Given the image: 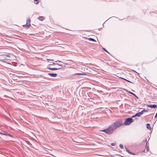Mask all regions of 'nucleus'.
<instances>
[{
	"label": "nucleus",
	"mask_w": 157,
	"mask_h": 157,
	"mask_svg": "<svg viewBox=\"0 0 157 157\" xmlns=\"http://www.w3.org/2000/svg\"><path fill=\"white\" fill-rule=\"evenodd\" d=\"M123 125V123L122 120H119L114 123L112 126L114 128V130L120 126Z\"/></svg>",
	"instance_id": "1"
},
{
	"label": "nucleus",
	"mask_w": 157,
	"mask_h": 157,
	"mask_svg": "<svg viewBox=\"0 0 157 157\" xmlns=\"http://www.w3.org/2000/svg\"><path fill=\"white\" fill-rule=\"evenodd\" d=\"M133 122V119L131 118H126L125 119V120L123 123V124H124L125 125H129Z\"/></svg>",
	"instance_id": "2"
},
{
	"label": "nucleus",
	"mask_w": 157,
	"mask_h": 157,
	"mask_svg": "<svg viewBox=\"0 0 157 157\" xmlns=\"http://www.w3.org/2000/svg\"><path fill=\"white\" fill-rule=\"evenodd\" d=\"M106 130V133L108 134H111L113 133L114 128L111 126L107 128Z\"/></svg>",
	"instance_id": "3"
},
{
	"label": "nucleus",
	"mask_w": 157,
	"mask_h": 157,
	"mask_svg": "<svg viewBox=\"0 0 157 157\" xmlns=\"http://www.w3.org/2000/svg\"><path fill=\"white\" fill-rule=\"evenodd\" d=\"M31 20L30 18H28L26 21V24L25 25H23V27H25V28L28 29L30 26Z\"/></svg>",
	"instance_id": "4"
},
{
	"label": "nucleus",
	"mask_w": 157,
	"mask_h": 157,
	"mask_svg": "<svg viewBox=\"0 0 157 157\" xmlns=\"http://www.w3.org/2000/svg\"><path fill=\"white\" fill-rule=\"evenodd\" d=\"M0 134L5 136H10V135L8 133L4 131L0 132Z\"/></svg>",
	"instance_id": "5"
},
{
	"label": "nucleus",
	"mask_w": 157,
	"mask_h": 157,
	"mask_svg": "<svg viewBox=\"0 0 157 157\" xmlns=\"http://www.w3.org/2000/svg\"><path fill=\"white\" fill-rule=\"evenodd\" d=\"M147 106L149 108H155L157 107V105L156 104L148 105Z\"/></svg>",
	"instance_id": "6"
},
{
	"label": "nucleus",
	"mask_w": 157,
	"mask_h": 157,
	"mask_svg": "<svg viewBox=\"0 0 157 157\" xmlns=\"http://www.w3.org/2000/svg\"><path fill=\"white\" fill-rule=\"evenodd\" d=\"M48 75L50 76L51 77H56L57 75V74L56 73H49L48 74Z\"/></svg>",
	"instance_id": "7"
},
{
	"label": "nucleus",
	"mask_w": 157,
	"mask_h": 157,
	"mask_svg": "<svg viewBox=\"0 0 157 157\" xmlns=\"http://www.w3.org/2000/svg\"><path fill=\"white\" fill-rule=\"evenodd\" d=\"M48 69L51 70H56L59 69H62V67H60L59 68H48Z\"/></svg>",
	"instance_id": "8"
},
{
	"label": "nucleus",
	"mask_w": 157,
	"mask_h": 157,
	"mask_svg": "<svg viewBox=\"0 0 157 157\" xmlns=\"http://www.w3.org/2000/svg\"><path fill=\"white\" fill-rule=\"evenodd\" d=\"M125 149L127 152H128V153L133 155H135V154L134 153L131 151H130L128 149H127V148L125 147Z\"/></svg>",
	"instance_id": "9"
},
{
	"label": "nucleus",
	"mask_w": 157,
	"mask_h": 157,
	"mask_svg": "<svg viewBox=\"0 0 157 157\" xmlns=\"http://www.w3.org/2000/svg\"><path fill=\"white\" fill-rule=\"evenodd\" d=\"M143 114V112L141 111L140 112L136 113V116H137V117H140V115Z\"/></svg>",
	"instance_id": "10"
},
{
	"label": "nucleus",
	"mask_w": 157,
	"mask_h": 157,
	"mask_svg": "<svg viewBox=\"0 0 157 157\" xmlns=\"http://www.w3.org/2000/svg\"><path fill=\"white\" fill-rule=\"evenodd\" d=\"M75 75H86V74L84 72L83 73H76L75 74Z\"/></svg>",
	"instance_id": "11"
},
{
	"label": "nucleus",
	"mask_w": 157,
	"mask_h": 157,
	"mask_svg": "<svg viewBox=\"0 0 157 157\" xmlns=\"http://www.w3.org/2000/svg\"><path fill=\"white\" fill-rule=\"evenodd\" d=\"M147 128L149 130H151V128L150 127V124H147L146 125Z\"/></svg>",
	"instance_id": "12"
},
{
	"label": "nucleus",
	"mask_w": 157,
	"mask_h": 157,
	"mask_svg": "<svg viewBox=\"0 0 157 157\" xmlns=\"http://www.w3.org/2000/svg\"><path fill=\"white\" fill-rule=\"evenodd\" d=\"M128 93L129 94H131L132 95H133L135 96L136 98H137V99H138V97L136 94H135L134 93H133L130 91H129Z\"/></svg>",
	"instance_id": "13"
},
{
	"label": "nucleus",
	"mask_w": 157,
	"mask_h": 157,
	"mask_svg": "<svg viewBox=\"0 0 157 157\" xmlns=\"http://www.w3.org/2000/svg\"><path fill=\"white\" fill-rule=\"evenodd\" d=\"M89 41H95L96 42V41L94 39H93L92 38H86Z\"/></svg>",
	"instance_id": "14"
},
{
	"label": "nucleus",
	"mask_w": 157,
	"mask_h": 157,
	"mask_svg": "<svg viewBox=\"0 0 157 157\" xmlns=\"http://www.w3.org/2000/svg\"><path fill=\"white\" fill-rule=\"evenodd\" d=\"M38 19L40 21H43L44 20L43 17L42 16H40L38 18Z\"/></svg>",
	"instance_id": "15"
},
{
	"label": "nucleus",
	"mask_w": 157,
	"mask_h": 157,
	"mask_svg": "<svg viewBox=\"0 0 157 157\" xmlns=\"http://www.w3.org/2000/svg\"><path fill=\"white\" fill-rule=\"evenodd\" d=\"M142 112H143V113H144V112H148V110L145 109H144L142 111Z\"/></svg>",
	"instance_id": "16"
},
{
	"label": "nucleus",
	"mask_w": 157,
	"mask_h": 157,
	"mask_svg": "<svg viewBox=\"0 0 157 157\" xmlns=\"http://www.w3.org/2000/svg\"><path fill=\"white\" fill-rule=\"evenodd\" d=\"M106 131H107V130H106V128L105 129H104L101 130L100 131L104 132H105L106 133Z\"/></svg>",
	"instance_id": "17"
},
{
	"label": "nucleus",
	"mask_w": 157,
	"mask_h": 157,
	"mask_svg": "<svg viewBox=\"0 0 157 157\" xmlns=\"http://www.w3.org/2000/svg\"><path fill=\"white\" fill-rule=\"evenodd\" d=\"M102 49L105 51V52L108 53H109V52L107 51V50L104 48H102Z\"/></svg>",
	"instance_id": "18"
},
{
	"label": "nucleus",
	"mask_w": 157,
	"mask_h": 157,
	"mask_svg": "<svg viewBox=\"0 0 157 157\" xmlns=\"http://www.w3.org/2000/svg\"><path fill=\"white\" fill-rule=\"evenodd\" d=\"M119 146L122 149L123 148V145L122 144H120V145H119Z\"/></svg>",
	"instance_id": "19"
},
{
	"label": "nucleus",
	"mask_w": 157,
	"mask_h": 157,
	"mask_svg": "<svg viewBox=\"0 0 157 157\" xmlns=\"http://www.w3.org/2000/svg\"><path fill=\"white\" fill-rule=\"evenodd\" d=\"M125 80L127 81L128 82H131V83H133L132 82L126 79H125Z\"/></svg>",
	"instance_id": "20"
},
{
	"label": "nucleus",
	"mask_w": 157,
	"mask_h": 157,
	"mask_svg": "<svg viewBox=\"0 0 157 157\" xmlns=\"http://www.w3.org/2000/svg\"><path fill=\"white\" fill-rule=\"evenodd\" d=\"M115 144H116L115 143H112L111 144V145L112 146H115Z\"/></svg>",
	"instance_id": "21"
},
{
	"label": "nucleus",
	"mask_w": 157,
	"mask_h": 157,
	"mask_svg": "<svg viewBox=\"0 0 157 157\" xmlns=\"http://www.w3.org/2000/svg\"><path fill=\"white\" fill-rule=\"evenodd\" d=\"M26 142L27 143V144H28L29 145H31V144L30 143L29 141H26Z\"/></svg>",
	"instance_id": "22"
},
{
	"label": "nucleus",
	"mask_w": 157,
	"mask_h": 157,
	"mask_svg": "<svg viewBox=\"0 0 157 157\" xmlns=\"http://www.w3.org/2000/svg\"><path fill=\"white\" fill-rule=\"evenodd\" d=\"M137 117V116H136V114H135V115H134V116H132V118H134V117Z\"/></svg>",
	"instance_id": "23"
},
{
	"label": "nucleus",
	"mask_w": 157,
	"mask_h": 157,
	"mask_svg": "<svg viewBox=\"0 0 157 157\" xmlns=\"http://www.w3.org/2000/svg\"><path fill=\"white\" fill-rule=\"evenodd\" d=\"M137 117V116H136V114H135V115H134V116H132V118H134V117Z\"/></svg>",
	"instance_id": "24"
},
{
	"label": "nucleus",
	"mask_w": 157,
	"mask_h": 157,
	"mask_svg": "<svg viewBox=\"0 0 157 157\" xmlns=\"http://www.w3.org/2000/svg\"><path fill=\"white\" fill-rule=\"evenodd\" d=\"M52 64H53V65H58V63H52Z\"/></svg>",
	"instance_id": "25"
},
{
	"label": "nucleus",
	"mask_w": 157,
	"mask_h": 157,
	"mask_svg": "<svg viewBox=\"0 0 157 157\" xmlns=\"http://www.w3.org/2000/svg\"><path fill=\"white\" fill-rule=\"evenodd\" d=\"M146 147V150L147 151H148V147Z\"/></svg>",
	"instance_id": "26"
},
{
	"label": "nucleus",
	"mask_w": 157,
	"mask_h": 157,
	"mask_svg": "<svg viewBox=\"0 0 157 157\" xmlns=\"http://www.w3.org/2000/svg\"><path fill=\"white\" fill-rule=\"evenodd\" d=\"M35 2H35V3L36 4H37L38 3V0H34Z\"/></svg>",
	"instance_id": "27"
},
{
	"label": "nucleus",
	"mask_w": 157,
	"mask_h": 157,
	"mask_svg": "<svg viewBox=\"0 0 157 157\" xmlns=\"http://www.w3.org/2000/svg\"><path fill=\"white\" fill-rule=\"evenodd\" d=\"M157 117V113H156V114L155 116V118H156Z\"/></svg>",
	"instance_id": "28"
},
{
	"label": "nucleus",
	"mask_w": 157,
	"mask_h": 157,
	"mask_svg": "<svg viewBox=\"0 0 157 157\" xmlns=\"http://www.w3.org/2000/svg\"><path fill=\"white\" fill-rule=\"evenodd\" d=\"M58 65L59 66H61V67H62V64H58Z\"/></svg>",
	"instance_id": "29"
},
{
	"label": "nucleus",
	"mask_w": 157,
	"mask_h": 157,
	"mask_svg": "<svg viewBox=\"0 0 157 157\" xmlns=\"http://www.w3.org/2000/svg\"><path fill=\"white\" fill-rule=\"evenodd\" d=\"M5 55L6 56V57H10L9 55Z\"/></svg>",
	"instance_id": "30"
},
{
	"label": "nucleus",
	"mask_w": 157,
	"mask_h": 157,
	"mask_svg": "<svg viewBox=\"0 0 157 157\" xmlns=\"http://www.w3.org/2000/svg\"><path fill=\"white\" fill-rule=\"evenodd\" d=\"M47 60H52V61H53V60L52 59H47Z\"/></svg>",
	"instance_id": "31"
},
{
	"label": "nucleus",
	"mask_w": 157,
	"mask_h": 157,
	"mask_svg": "<svg viewBox=\"0 0 157 157\" xmlns=\"http://www.w3.org/2000/svg\"><path fill=\"white\" fill-rule=\"evenodd\" d=\"M120 78H122V79H123L124 80H125V79H126L124 78H122V77H120Z\"/></svg>",
	"instance_id": "32"
},
{
	"label": "nucleus",
	"mask_w": 157,
	"mask_h": 157,
	"mask_svg": "<svg viewBox=\"0 0 157 157\" xmlns=\"http://www.w3.org/2000/svg\"><path fill=\"white\" fill-rule=\"evenodd\" d=\"M145 141L146 142V145H147V140H145Z\"/></svg>",
	"instance_id": "33"
},
{
	"label": "nucleus",
	"mask_w": 157,
	"mask_h": 157,
	"mask_svg": "<svg viewBox=\"0 0 157 157\" xmlns=\"http://www.w3.org/2000/svg\"><path fill=\"white\" fill-rule=\"evenodd\" d=\"M58 61L59 62H61L60 61H59V60H58Z\"/></svg>",
	"instance_id": "34"
},
{
	"label": "nucleus",
	"mask_w": 157,
	"mask_h": 157,
	"mask_svg": "<svg viewBox=\"0 0 157 157\" xmlns=\"http://www.w3.org/2000/svg\"><path fill=\"white\" fill-rule=\"evenodd\" d=\"M1 60L2 61H3V60Z\"/></svg>",
	"instance_id": "35"
},
{
	"label": "nucleus",
	"mask_w": 157,
	"mask_h": 157,
	"mask_svg": "<svg viewBox=\"0 0 157 157\" xmlns=\"http://www.w3.org/2000/svg\"><path fill=\"white\" fill-rule=\"evenodd\" d=\"M136 73H137L138 74V75H139V73H137V72H136Z\"/></svg>",
	"instance_id": "36"
},
{
	"label": "nucleus",
	"mask_w": 157,
	"mask_h": 157,
	"mask_svg": "<svg viewBox=\"0 0 157 157\" xmlns=\"http://www.w3.org/2000/svg\"><path fill=\"white\" fill-rule=\"evenodd\" d=\"M145 151V150H144V151Z\"/></svg>",
	"instance_id": "37"
}]
</instances>
